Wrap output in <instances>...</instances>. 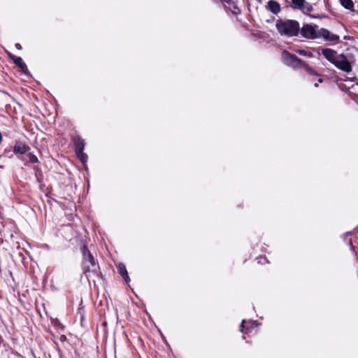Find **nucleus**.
I'll return each mask as SVG.
<instances>
[{"label":"nucleus","instance_id":"nucleus-16","mask_svg":"<svg viewBox=\"0 0 358 358\" xmlns=\"http://www.w3.org/2000/svg\"><path fill=\"white\" fill-rule=\"evenodd\" d=\"M339 1H340L341 4L342 5V6H343L345 8L350 10H353L354 3H353L352 0H339Z\"/></svg>","mask_w":358,"mask_h":358},{"label":"nucleus","instance_id":"nucleus-21","mask_svg":"<svg viewBox=\"0 0 358 358\" xmlns=\"http://www.w3.org/2000/svg\"><path fill=\"white\" fill-rule=\"evenodd\" d=\"M15 48H16L17 50H22V47L21 44H20V43H16L15 44Z\"/></svg>","mask_w":358,"mask_h":358},{"label":"nucleus","instance_id":"nucleus-18","mask_svg":"<svg viewBox=\"0 0 358 358\" xmlns=\"http://www.w3.org/2000/svg\"><path fill=\"white\" fill-rule=\"evenodd\" d=\"M28 157L29 159V162L31 164H36L38 162V157L32 152H28Z\"/></svg>","mask_w":358,"mask_h":358},{"label":"nucleus","instance_id":"nucleus-25","mask_svg":"<svg viewBox=\"0 0 358 358\" xmlns=\"http://www.w3.org/2000/svg\"><path fill=\"white\" fill-rule=\"evenodd\" d=\"M1 93L3 96H6V93H4L3 92H1Z\"/></svg>","mask_w":358,"mask_h":358},{"label":"nucleus","instance_id":"nucleus-1","mask_svg":"<svg viewBox=\"0 0 358 358\" xmlns=\"http://www.w3.org/2000/svg\"><path fill=\"white\" fill-rule=\"evenodd\" d=\"M82 252V269L87 279L93 277L100 278L101 272L98 261L91 253L87 246L84 244L80 248Z\"/></svg>","mask_w":358,"mask_h":358},{"label":"nucleus","instance_id":"nucleus-17","mask_svg":"<svg viewBox=\"0 0 358 358\" xmlns=\"http://www.w3.org/2000/svg\"><path fill=\"white\" fill-rule=\"evenodd\" d=\"M52 324L55 328L57 329V330L64 331V326L60 322V321L58 319H55L54 321H52Z\"/></svg>","mask_w":358,"mask_h":358},{"label":"nucleus","instance_id":"nucleus-6","mask_svg":"<svg viewBox=\"0 0 358 358\" xmlns=\"http://www.w3.org/2000/svg\"><path fill=\"white\" fill-rule=\"evenodd\" d=\"M334 65L339 70L345 73H350L352 71L351 63L349 62L347 56L343 53L339 55Z\"/></svg>","mask_w":358,"mask_h":358},{"label":"nucleus","instance_id":"nucleus-24","mask_svg":"<svg viewBox=\"0 0 358 358\" xmlns=\"http://www.w3.org/2000/svg\"><path fill=\"white\" fill-rule=\"evenodd\" d=\"M83 320H84V317H83V315H82L81 318H80L81 322H83Z\"/></svg>","mask_w":358,"mask_h":358},{"label":"nucleus","instance_id":"nucleus-10","mask_svg":"<svg viewBox=\"0 0 358 358\" xmlns=\"http://www.w3.org/2000/svg\"><path fill=\"white\" fill-rule=\"evenodd\" d=\"M31 150L30 146L22 141H17L13 146V152L15 155H24Z\"/></svg>","mask_w":358,"mask_h":358},{"label":"nucleus","instance_id":"nucleus-11","mask_svg":"<svg viewBox=\"0 0 358 358\" xmlns=\"http://www.w3.org/2000/svg\"><path fill=\"white\" fill-rule=\"evenodd\" d=\"M256 327V322L243 320L240 326V330L243 334H248L251 332Z\"/></svg>","mask_w":358,"mask_h":358},{"label":"nucleus","instance_id":"nucleus-12","mask_svg":"<svg viewBox=\"0 0 358 358\" xmlns=\"http://www.w3.org/2000/svg\"><path fill=\"white\" fill-rule=\"evenodd\" d=\"M266 7V9L275 15H277L281 10L280 3L275 0H269Z\"/></svg>","mask_w":358,"mask_h":358},{"label":"nucleus","instance_id":"nucleus-22","mask_svg":"<svg viewBox=\"0 0 358 358\" xmlns=\"http://www.w3.org/2000/svg\"><path fill=\"white\" fill-rule=\"evenodd\" d=\"M8 57H9L10 59H12V61H13V58H14V57H17V56H15V55H13V54H11V53H8Z\"/></svg>","mask_w":358,"mask_h":358},{"label":"nucleus","instance_id":"nucleus-13","mask_svg":"<svg viewBox=\"0 0 358 358\" xmlns=\"http://www.w3.org/2000/svg\"><path fill=\"white\" fill-rule=\"evenodd\" d=\"M116 267L118 273L123 278L126 283L128 284L130 282V278L128 275L125 265L123 263H119Z\"/></svg>","mask_w":358,"mask_h":358},{"label":"nucleus","instance_id":"nucleus-9","mask_svg":"<svg viewBox=\"0 0 358 358\" xmlns=\"http://www.w3.org/2000/svg\"><path fill=\"white\" fill-rule=\"evenodd\" d=\"M317 36L318 38H322L326 41L338 42L340 39L339 36L330 33V31L325 28H321L318 30Z\"/></svg>","mask_w":358,"mask_h":358},{"label":"nucleus","instance_id":"nucleus-23","mask_svg":"<svg viewBox=\"0 0 358 358\" xmlns=\"http://www.w3.org/2000/svg\"><path fill=\"white\" fill-rule=\"evenodd\" d=\"M323 82V80L322 78H320L318 80V83H322Z\"/></svg>","mask_w":358,"mask_h":358},{"label":"nucleus","instance_id":"nucleus-20","mask_svg":"<svg viewBox=\"0 0 358 358\" xmlns=\"http://www.w3.org/2000/svg\"><path fill=\"white\" fill-rule=\"evenodd\" d=\"M59 341L61 342H65L67 341V338L65 335L62 334L59 336Z\"/></svg>","mask_w":358,"mask_h":358},{"label":"nucleus","instance_id":"nucleus-5","mask_svg":"<svg viewBox=\"0 0 358 358\" xmlns=\"http://www.w3.org/2000/svg\"><path fill=\"white\" fill-rule=\"evenodd\" d=\"M317 25L312 24H304L302 27H300L299 34L303 38L306 39H316L318 38Z\"/></svg>","mask_w":358,"mask_h":358},{"label":"nucleus","instance_id":"nucleus-15","mask_svg":"<svg viewBox=\"0 0 358 358\" xmlns=\"http://www.w3.org/2000/svg\"><path fill=\"white\" fill-rule=\"evenodd\" d=\"M220 1L223 3H227L234 14H239L241 13L240 8L236 6V4L232 0H220Z\"/></svg>","mask_w":358,"mask_h":358},{"label":"nucleus","instance_id":"nucleus-4","mask_svg":"<svg viewBox=\"0 0 358 358\" xmlns=\"http://www.w3.org/2000/svg\"><path fill=\"white\" fill-rule=\"evenodd\" d=\"M71 139L73 143L75 152L77 157L82 163L86 162L87 159V155L84 152L85 146L84 139L77 134L72 135Z\"/></svg>","mask_w":358,"mask_h":358},{"label":"nucleus","instance_id":"nucleus-7","mask_svg":"<svg viewBox=\"0 0 358 358\" xmlns=\"http://www.w3.org/2000/svg\"><path fill=\"white\" fill-rule=\"evenodd\" d=\"M290 6L293 10H299L304 15H308L313 10V6L306 0H291Z\"/></svg>","mask_w":358,"mask_h":358},{"label":"nucleus","instance_id":"nucleus-26","mask_svg":"<svg viewBox=\"0 0 358 358\" xmlns=\"http://www.w3.org/2000/svg\"><path fill=\"white\" fill-rule=\"evenodd\" d=\"M315 87H318V84H317V83H315Z\"/></svg>","mask_w":358,"mask_h":358},{"label":"nucleus","instance_id":"nucleus-3","mask_svg":"<svg viewBox=\"0 0 358 358\" xmlns=\"http://www.w3.org/2000/svg\"><path fill=\"white\" fill-rule=\"evenodd\" d=\"M275 28L281 36L295 37L299 34L300 24L296 20L278 19L275 22Z\"/></svg>","mask_w":358,"mask_h":358},{"label":"nucleus","instance_id":"nucleus-19","mask_svg":"<svg viewBox=\"0 0 358 358\" xmlns=\"http://www.w3.org/2000/svg\"><path fill=\"white\" fill-rule=\"evenodd\" d=\"M297 52L301 55L308 56L309 57L313 56V54L311 52H308L305 50H299Z\"/></svg>","mask_w":358,"mask_h":358},{"label":"nucleus","instance_id":"nucleus-14","mask_svg":"<svg viewBox=\"0 0 358 358\" xmlns=\"http://www.w3.org/2000/svg\"><path fill=\"white\" fill-rule=\"evenodd\" d=\"M13 63L17 66L22 73L25 75L29 73L28 68L20 57L13 58Z\"/></svg>","mask_w":358,"mask_h":358},{"label":"nucleus","instance_id":"nucleus-2","mask_svg":"<svg viewBox=\"0 0 358 358\" xmlns=\"http://www.w3.org/2000/svg\"><path fill=\"white\" fill-rule=\"evenodd\" d=\"M282 60L285 64L291 66L293 69L303 68L308 74L315 76H319V73L310 67L308 63L298 57L294 54L289 52L288 50H285L282 51Z\"/></svg>","mask_w":358,"mask_h":358},{"label":"nucleus","instance_id":"nucleus-8","mask_svg":"<svg viewBox=\"0 0 358 358\" xmlns=\"http://www.w3.org/2000/svg\"><path fill=\"white\" fill-rule=\"evenodd\" d=\"M317 53L319 55L321 53L324 57V58L332 64H334V62L340 55L338 54L337 51L335 50L328 48H322L320 50L319 49L317 50Z\"/></svg>","mask_w":358,"mask_h":358}]
</instances>
